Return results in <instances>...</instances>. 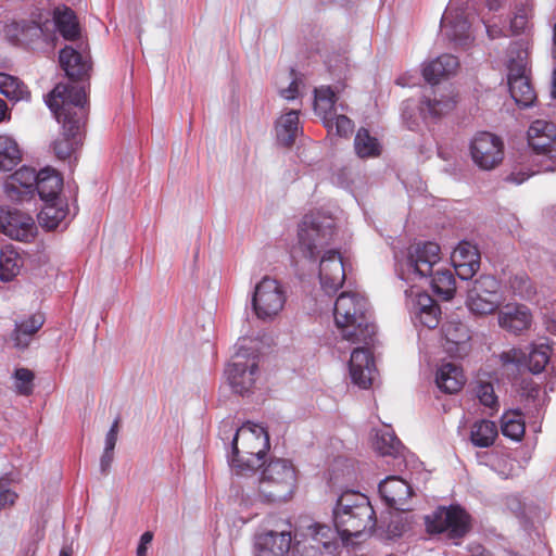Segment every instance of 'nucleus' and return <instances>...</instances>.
<instances>
[{
  "mask_svg": "<svg viewBox=\"0 0 556 556\" xmlns=\"http://www.w3.org/2000/svg\"><path fill=\"white\" fill-rule=\"evenodd\" d=\"M46 103L62 125V132L52 149L59 160L70 159L81 146L89 102L85 88L73 84H58L47 96Z\"/></svg>",
  "mask_w": 556,
  "mask_h": 556,
  "instance_id": "nucleus-1",
  "label": "nucleus"
},
{
  "mask_svg": "<svg viewBox=\"0 0 556 556\" xmlns=\"http://www.w3.org/2000/svg\"><path fill=\"white\" fill-rule=\"evenodd\" d=\"M337 536L343 541L371 534L377 519L369 498L355 491L343 492L332 510Z\"/></svg>",
  "mask_w": 556,
  "mask_h": 556,
  "instance_id": "nucleus-2",
  "label": "nucleus"
},
{
  "mask_svg": "<svg viewBox=\"0 0 556 556\" xmlns=\"http://www.w3.org/2000/svg\"><path fill=\"white\" fill-rule=\"evenodd\" d=\"M334 321L342 339L368 344L376 333L370 321L367 300L353 292H342L334 303Z\"/></svg>",
  "mask_w": 556,
  "mask_h": 556,
  "instance_id": "nucleus-3",
  "label": "nucleus"
},
{
  "mask_svg": "<svg viewBox=\"0 0 556 556\" xmlns=\"http://www.w3.org/2000/svg\"><path fill=\"white\" fill-rule=\"evenodd\" d=\"M268 450L267 431L258 425H243L233 437L229 464L237 475L253 471L261 466Z\"/></svg>",
  "mask_w": 556,
  "mask_h": 556,
  "instance_id": "nucleus-4",
  "label": "nucleus"
},
{
  "mask_svg": "<svg viewBox=\"0 0 556 556\" xmlns=\"http://www.w3.org/2000/svg\"><path fill=\"white\" fill-rule=\"evenodd\" d=\"M296 481V470L290 460L270 459L258 481V497L265 503L287 502L293 496Z\"/></svg>",
  "mask_w": 556,
  "mask_h": 556,
  "instance_id": "nucleus-5",
  "label": "nucleus"
},
{
  "mask_svg": "<svg viewBox=\"0 0 556 556\" xmlns=\"http://www.w3.org/2000/svg\"><path fill=\"white\" fill-rule=\"evenodd\" d=\"M338 549L337 533L327 525L313 522L293 534L292 556H336Z\"/></svg>",
  "mask_w": 556,
  "mask_h": 556,
  "instance_id": "nucleus-6",
  "label": "nucleus"
},
{
  "mask_svg": "<svg viewBox=\"0 0 556 556\" xmlns=\"http://www.w3.org/2000/svg\"><path fill=\"white\" fill-rule=\"evenodd\" d=\"M334 226L318 214H306L298 227V248L304 257L316 261L320 251L332 242Z\"/></svg>",
  "mask_w": 556,
  "mask_h": 556,
  "instance_id": "nucleus-7",
  "label": "nucleus"
},
{
  "mask_svg": "<svg viewBox=\"0 0 556 556\" xmlns=\"http://www.w3.org/2000/svg\"><path fill=\"white\" fill-rule=\"evenodd\" d=\"M427 532L446 533L450 540H462L471 530V516L460 505L439 506L425 517Z\"/></svg>",
  "mask_w": 556,
  "mask_h": 556,
  "instance_id": "nucleus-8",
  "label": "nucleus"
},
{
  "mask_svg": "<svg viewBox=\"0 0 556 556\" xmlns=\"http://www.w3.org/2000/svg\"><path fill=\"white\" fill-rule=\"evenodd\" d=\"M291 523L274 516L266 521V528L255 538V556H288L292 553L293 535Z\"/></svg>",
  "mask_w": 556,
  "mask_h": 556,
  "instance_id": "nucleus-9",
  "label": "nucleus"
},
{
  "mask_svg": "<svg viewBox=\"0 0 556 556\" xmlns=\"http://www.w3.org/2000/svg\"><path fill=\"white\" fill-rule=\"evenodd\" d=\"M258 354L247 350L238 351L225 369L227 381L233 392L245 394L251 392L261 376Z\"/></svg>",
  "mask_w": 556,
  "mask_h": 556,
  "instance_id": "nucleus-10",
  "label": "nucleus"
},
{
  "mask_svg": "<svg viewBox=\"0 0 556 556\" xmlns=\"http://www.w3.org/2000/svg\"><path fill=\"white\" fill-rule=\"evenodd\" d=\"M286 301L287 295L281 283L265 276L255 286L252 306L258 319L270 320L282 311Z\"/></svg>",
  "mask_w": 556,
  "mask_h": 556,
  "instance_id": "nucleus-11",
  "label": "nucleus"
},
{
  "mask_svg": "<svg viewBox=\"0 0 556 556\" xmlns=\"http://www.w3.org/2000/svg\"><path fill=\"white\" fill-rule=\"evenodd\" d=\"M470 155L479 168L494 169L504 159V142L492 132L479 131L470 142Z\"/></svg>",
  "mask_w": 556,
  "mask_h": 556,
  "instance_id": "nucleus-12",
  "label": "nucleus"
},
{
  "mask_svg": "<svg viewBox=\"0 0 556 556\" xmlns=\"http://www.w3.org/2000/svg\"><path fill=\"white\" fill-rule=\"evenodd\" d=\"M503 302L500 282L492 276H481L475 281L468 298L469 309L479 315L492 314Z\"/></svg>",
  "mask_w": 556,
  "mask_h": 556,
  "instance_id": "nucleus-13",
  "label": "nucleus"
},
{
  "mask_svg": "<svg viewBox=\"0 0 556 556\" xmlns=\"http://www.w3.org/2000/svg\"><path fill=\"white\" fill-rule=\"evenodd\" d=\"M526 52L519 51L517 59L508 62V86L511 98L518 105L530 106L535 100V91L526 76Z\"/></svg>",
  "mask_w": 556,
  "mask_h": 556,
  "instance_id": "nucleus-14",
  "label": "nucleus"
},
{
  "mask_svg": "<svg viewBox=\"0 0 556 556\" xmlns=\"http://www.w3.org/2000/svg\"><path fill=\"white\" fill-rule=\"evenodd\" d=\"M0 232L13 240L28 242L35 235L33 218L15 208L0 207Z\"/></svg>",
  "mask_w": 556,
  "mask_h": 556,
  "instance_id": "nucleus-15",
  "label": "nucleus"
},
{
  "mask_svg": "<svg viewBox=\"0 0 556 556\" xmlns=\"http://www.w3.org/2000/svg\"><path fill=\"white\" fill-rule=\"evenodd\" d=\"M440 261L441 249L434 242H416L407 249V264L421 277L432 274L433 267Z\"/></svg>",
  "mask_w": 556,
  "mask_h": 556,
  "instance_id": "nucleus-16",
  "label": "nucleus"
},
{
  "mask_svg": "<svg viewBox=\"0 0 556 556\" xmlns=\"http://www.w3.org/2000/svg\"><path fill=\"white\" fill-rule=\"evenodd\" d=\"M345 269L341 254L336 250L327 251L319 263V280L323 290L334 294L345 281Z\"/></svg>",
  "mask_w": 556,
  "mask_h": 556,
  "instance_id": "nucleus-17",
  "label": "nucleus"
},
{
  "mask_svg": "<svg viewBox=\"0 0 556 556\" xmlns=\"http://www.w3.org/2000/svg\"><path fill=\"white\" fill-rule=\"evenodd\" d=\"M529 146L539 154L556 156V124L536 119L528 129Z\"/></svg>",
  "mask_w": 556,
  "mask_h": 556,
  "instance_id": "nucleus-18",
  "label": "nucleus"
},
{
  "mask_svg": "<svg viewBox=\"0 0 556 556\" xmlns=\"http://www.w3.org/2000/svg\"><path fill=\"white\" fill-rule=\"evenodd\" d=\"M366 346L356 348L353 350L350 358V375L352 381L362 389L370 388L372 383V374L375 371L374 355Z\"/></svg>",
  "mask_w": 556,
  "mask_h": 556,
  "instance_id": "nucleus-19",
  "label": "nucleus"
},
{
  "mask_svg": "<svg viewBox=\"0 0 556 556\" xmlns=\"http://www.w3.org/2000/svg\"><path fill=\"white\" fill-rule=\"evenodd\" d=\"M444 350L453 357L463 358L471 350L468 327L460 321H447L443 326Z\"/></svg>",
  "mask_w": 556,
  "mask_h": 556,
  "instance_id": "nucleus-20",
  "label": "nucleus"
},
{
  "mask_svg": "<svg viewBox=\"0 0 556 556\" xmlns=\"http://www.w3.org/2000/svg\"><path fill=\"white\" fill-rule=\"evenodd\" d=\"M451 260L458 277L463 280L471 279L480 267V252L468 241H462L455 248Z\"/></svg>",
  "mask_w": 556,
  "mask_h": 556,
  "instance_id": "nucleus-21",
  "label": "nucleus"
},
{
  "mask_svg": "<svg viewBox=\"0 0 556 556\" xmlns=\"http://www.w3.org/2000/svg\"><path fill=\"white\" fill-rule=\"evenodd\" d=\"M379 493L389 507L405 510V504L412 496L413 491L405 480L391 476L379 484Z\"/></svg>",
  "mask_w": 556,
  "mask_h": 556,
  "instance_id": "nucleus-22",
  "label": "nucleus"
},
{
  "mask_svg": "<svg viewBox=\"0 0 556 556\" xmlns=\"http://www.w3.org/2000/svg\"><path fill=\"white\" fill-rule=\"evenodd\" d=\"M61 67L72 80H81L89 76L91 63L88 54H84L71 46L64 47L59 53Z\"/></svg>",
  "mask_w": 556,
  "mask_h": 556,
  "instance_id": "nucleus-23",
  "label": "nucleus"
},
{
  "mask_svg": "<svg viewBox=\"0 0 556 556\" xmlns=\"http://www.w3.org/2000/svg\"><path fill=\"white\" fill-rule=\"evenodd\" d=\"M498 325L515 334H519L531 325V314L523 305H506L498 313Z\"/></svg>",
  "mask_w": 556,
  "mask_h": 556,
  "instance_id": "nucleus-24",
  "label": "nucleus"
},
{
  "mask_svg": "<svg viewBox=\"0 0 556 556\" xmlns=\"http://www.w3.org/2000/svg\"><path fill=\"white\" fill-rule=\"evenodd\" d=\"M53 22L59 34L67 41H76L80 38V25L75 12L65 4L53 10Z\"/></svg>",
  "mask_w": 556,
  "mask_h": 556,
  "instance_id": "nucleus-25",
  "label": "nucleus"
},
{
  "mask_svg": "<svg viewBox=\"0 0 556 556\" xmlns=\"http://www.w3.org/2000/svg\"><path fill=\"white\" fill-rule=\"evenodd\" d=\"M459 66L458 59L453 54H442L427 63L422 70V76L429 84L435 85L442 78L454 75Z\"/></svg>",
  "mask_w": 556,
  "mask_h": 556,
  "instance_id": "nucleus-26",
  "label": "nucleus"
},
{
  "mask_svg": "<svg viewBox=\"0 0 556 556\" xmlns=\"http://www.w3.org/2000/svg\"><path fill=\"white\" fill-rule=\"evenodd\" d=\"M466 382L464 371L460 366L453 363L442 364L435 376L438 388L447 394H454L462 390Z\"/></svg>",
  "mask_w": 556,
  "mask_h": 556,
  "instance_id": "nucleus-27",
  "label": "nucleus"
},
{
  "mask_svg": "<svg viewBox=\"0 0 556 556\" xmlns=\"http://www.w3.org/2000/svg\"><path fill=\"white\" fill-rule=\"evenodd\" d=\"M414 311L425 327L433 329L439 325L441 308L435 300L432 299L428 293H416Z\"/></svg>",
  "mask_w": 556,
  "mask_h": 556,
  "instance_id": "nucleus-28",
  "label": "nucleus"
},
{
  "mask_svg": "<svg viewBox=\"0 0 556 556\" xmlns=\"http://www.w3.org/2000/svg\"><path fill=\"white\" fill-rule=\"evenodd\" d=\"M276 137L277 141L283 147H291L294 144L301 129L299 127V111L291 110L290 112L281 115L276 123Z\"/></svg>",
  "mask_w": 556,
  "mask_h": 556,
  "instance_id": "nucleus-29",
  "label": "nucleus"
},
{
  "mask_svg": "<svg viewBox=\"0 0 556 556\" xmlns=\"http://www.w3.org/2000/svg\"><path fill=\"white\" fill-rule=\"evenodd\" d=\"M456 99L452 93L437 96L433 92V97H424L420 102V111L425 117L440 118L443 115L452 112L456 106Z\"/></svg>",
  "mask_w": 556,
  "mask_h": 556,
  "instance_id": "nucleus-30",
  "label": "nucleus"
},
{
  "mask_svg": "<svg viewBox=\"0 0 556 556\" xmlns=\"http://www.w3.org/2000/svg\"><path fill=\"white\" fill-rule=\"evenodd\" d=\"M62 177L51 168H43L39 172V180L36 190L45 202L59 200L58 195L62 189Z\"/></svg>",
  "mask_w": 556,
  "mask_h": 556,
  "instance_id": "nucleus-31",
  "label": "nucleus"
},
{
  "mask_svg": "<svg viewBox=\"0 0 556 556\" xmlns=\"http://www.w3.org/2000/svg\"><path fill=\"white\" fill-rule=\"evenodd\" d=\"M43 323L45 316L41 313H36L26 320L16 324L12 334L15 345L18 348L28 346L31 337L42 327Z\"/></svg>",
  "mask_w": 556,
  "mask_h": 556,
  "instance_id": "nucleus-32",
  "label": "nucleus"
},
{
  "mask_svg": "<svg viewBox=\"0 0 556 556\" xmlns=\"http://www.w3.org/2000/svg\"><path fill=\"white\" fill-rule=\"evenodd\" d=\"M431 288L433 292L443 300H450L456 291V280L454 274L448 268H439L432 270Z\"/></svg>",
  "mask_w": 556,
  "mask_h": 556,
  "instance_id": "nucleus-33",
  "label": "nucleus"
},
{
  "mask_svg": "<svg viewBox=\"0 0 556 556\" xmlns=\"http://www.w3.org/2000/svg\"><path fill=\"white\" fill-rule=\"evenodd\" d=\"M498 431L496 424L482 419L476 421L470 431V441L477 447H490L494 444Z\"/></svg>",
  "mask_w": 556,
  "mask_h": 556,
  "instance_id": "nucleus-34",
  "label": "nucleus"
},
{
  "mask_svg": "<svg viewBox=\"0 0 556 556\" xmlns=\"http://www.w3.org/2000/svg\"><path fill=\"white\" fill-rule=\"evenodd\" d=\"M552 354L553 348L548 342L531 344L529 354L526 359L530 372L533 375L543 372L551 359Z\"/></svg>",
  "mask_w": 556,
  "mask_h": 556,
  "instance_id": "nucleus-35",
  "label": "nucleus"
},
{
  "mask_svg": "<svg viewBox=\"0 0 556 556\" xmlns=\"http://www.w3.org/2000/svg\"><path fill=\"white\" fill-rule=\"evenodd\" d=\"M501 422V430L504 437L514 441H520L523 438L526 424L520 410H509L504 413Z\"/></svg>",
  "mask_w": 556,
  "mask_h": 556,
  "instance_id": "nucleus-36",
  "label": "nucleus"
},
{
  "mask_svg": "<svg viewBox=\"0 0 556 556\" xmlns=\"http://www.w3.org/2000/svg\"><path fill=\"white\" fill-rule=\"evenodd\" d=\"M22 160V153L15 140L0 136V170H12Z\"/></svg>",
  "mask_w": 556,
  "mask_h": 556,
  "instance_id": "nucleus-37",
  "label": "nucleus"
},
{
  "mask_svg": "<svg viewBox=\"0 0 556 556\" xmlns=\"http://www.w3.org/2000/svg\"><path fill=\"white\" fill-rule=\"evenodd\" d=\"M67 208L60 204L58 200L46 202L38 215L39 223L48 230L55 229L66 217Z\"/></svg>",
  "mask_w": 556,
  "mask_h": 556,
  "instance_id": "nucleus-38",
  "label": "nucleus"
},
{
  "mask_svg": "<svg viewBox=\"0 0 556 556\" xmlns=\"http://www.w3.org/2000/svg\"><path fill=\"white\" fill-rule=\"evenodd\" d=\"M0 92L10 100H28L30 92L18 78L0 73Z\"/></svg>",
  "mask_w": 556,
  "mask_h": 556,
  "instance_id": "nucleus-39",
  "label": "nucleus"
},
{
  "mask_svg": "<svg viewBox=\"0 0 556 556\" xmlns=\"http://www.w3.org/2000/svg\"><path fill=\"white\" fill-rule=\"evenodd\" d=\"M356 154L362 157H376L380 155L381 148L378 139L370 136L368 129L361 128L354 139Z\"/></svg>",
  "mask_w": 556,
  "mask_h": 556,
  "instance_id": "nucleus-40",
  "label": "nucleus"
},
{
  "mask_svg": "<svg viewBox=\"0 0 556 556\" xmlns=\"http://www.w3.org/2000/svg\"><path fill=\"white\" fill-rule=\"evenodd\" d=\"M375 450L382 456L396 457L401 454L403 445L396 435L389 430L380 431L376 434L374 442Z\"/></svg>",
  "mask_w": 556,
  "mask_h": 556,
  "instance_id": "nucleus-41",
  "label": "nucleus"
},
{
  "mask_svg": "<svg viewBox=\"0 0 556 556\" xmlns=\"http://www.w3.org/2000/svg\"><path fill=\"white\" fill-rule=\"evenodd\" d=\"M21 260L13 249L7 247L0 252V280L11 281L20 271Z\"/></svg>",
  "mask_w": 556,
  "mask_h": 556,
  "instance_id": "nucleus-42",
  "label": "nucleus"
},
{
  "mask_svg": "<svg viewBox=\"0 0 556 556\" xmlns=\"http://www.w3.org/2000/svg\"><path fill=\"white\" fill-rule=\"evenodd\" d=\"M337 96L330 87H320L315 89V111L323 115L329 123V116L334 111Z\"/></svg>",
  "mask_w": 556,
  "mask_h": 556,
  "instance_id": "nucleus-43",
  "label": "nucleus"
},
{
  "mask_svg": "<svg viewBox=\"0 0 556 556\" xmlns=\"http://www.w3.org/2000/svg\"><path fill=\"white\" fill-rule=\"evenodd\" d=\"M442 24L444 27L450 26L453 31L450 36L455 40H460L468 37L469 30V22L467 18L460 17L456 15L455 17L452 15V10L447 9L442 17Z\"/></svg>",
  "mask_w": 556,
  "mask_h": 556,
  "instance_id": "nucleus-44",
  "label": "nucleus"
},
{
  "mask_svg": "<svg viewBox=\"0 0 556 556\" xmlns=\"http://www.w3.org/2000/svg\"><path fill=\"white\" fill-rule=\"evenodd\" d=\"M39 173H36L31 167L23 166L11 176L10 185L13 187L20 186L25 188L27 191H31L33 188L37 187Z\"/></svg>",
  "mask_w": 556,
  "mask_h": 556,
  "instance_id": "nucleus-45",
  "label": "nucleus"
},
{
  "mask_svg": "<svg viewBox=\"0 0 556 556\" xmlns=\"http://www.w3.org/2000/svg\"><path fill=\"white\" fill-rule=\"evenodd\" d=\"M527 354L519 348H511L498 355L500 364L505 369L518 370L526 364Z\"/></svg>",
  "mask_w": 556,
  "mask_h": 556,
  "instance_id": "nucleus-46",
  "label": "nucleus"
},
{
  "mask_svg": "<svg viewBox=\"0 0 556 556\" xmlns=\"http://www.w3.org/2000/svg\"><path fill=\"white\" fill-rule=\"evenodd\" d=\"M475 394L483 406L497 410L498 400L491 382L479 381L475 387Z\"/></svg>",
  "mask_w": 556,
  "mask_h": 556,
  "instance_id": "nucleus-47",
  "label": "nucleus"
},
{
  "mask_svg": "<svg viewBox=\"0 0 556 556\" xmlns=\"http://www.w3.org/2000/svg\"><path fill=\"white\" fill-rule=\"evenodd\" d=\"M14 377L16 379L17 392L22 395H30L34 389V372L27 368H18L15 370Z\"/></svg>",
  "mask_w": 556,
  "mask_h": 556,
  "instance_id": "nucleus-48",
  "label": "nucleus"
},
{
  "mask_svg": "<svg viewBox=\"0 0 556 556\" xmlns=\"http://www.w3.org/2000/svg\"><path fill=\"white\" fill-rule=\"evenodd\" d=\"M16 29L21 31V36L26 41H34L43 35L41 25L35 21H22L16 23Z\"/></svg>",
  "mask_w": 556,
  "mask_h": 556,
  "instance_id": "nucleus-49",
  "label": "nucleus"
},
{
  "mask_svg": "<svg viewBox=\"0 0 556 556\" xmlns=\"http://www.w3.org/2000/svg\"><path fill=\"white\" fill-rule=\"evenodd\" d=\"M17 497V493L10 488L9 478L0 477V510L13 506Z\"/></svg>",
  "mask_w": 556,
  "mask_h": 556,
  "instance_id": "nucleus-50",
  "label": "nucleus"
},
{
  "mask_svg": "<svg viewBox=\"0 0 556 556\" xmlns=\"http://www.w3.org/2000/svg\"><path fill=\"white\" fill-rule=\"evenodd\" d=\"M327 126L332 128L336 127V131L340 137H349L354 129L353 122L345 115H337L334 121L329 117V124Z\"/></svg>",
  "mask_w": 556,
  "mask_h": 556,
  "instance_id": "nucleus-51",
  "label": "nucleus"
},
{
  "mask_svg": "<svg viewBox=\"0 0 556 556\" xmlns=\"http://www.w3.org/2000/svg\"><path fill=\"white\" fill-rule=\"evenodd\" d=\"M528 24V17L525 12L516 13L510 21V30L513 35H519L525 31Z\"/></svg>",
  "mask_w": 556,
  "mask_h": 556,
  "instance_id": "nucleus-52",
  "label": "nucleus"
},
{
  "mask_svg": "<svg viewBox=\"0 0 556 556\" xmlns=\"http://www.w3.org/2000/svg\"><path fill=\"white\" fill-rule=\"evenodd\" d=\"M114 458V450H106L104 447L103 454L100 459V469L102 473H108Z\"/></svg>",
  "mask_w": 556,
  "mask_h": 556,
  "instance_id": "nucleus-53",
  "label": "nucleus"
},
{
  "mask_svg": "<svg viewBox=\"0 0 556 556\" xmlns=\"http://www.w3.org/2000/svg\"><path fill=\"white\" fill-rule=\"evenodd\" d=\"M153 534L150 531L144 532L140 538V543L137 547V556L147 555V545L151 543Z\"/></svg>",
  "mask_w": 556,
  "mask_h": 556,
  "instance_id": "nucleus-54",
  "label": "nucleus"
},
{
  "mask_svg": "<svg viewBox=\"0 0 556 556\" xmlns=\"http://www.w3.org/2000/svg\"><path fill=\"white\" fill-rule=\"evenodd\" d=\"M299 92L296 80H292L287 89L281 90V96L287 100H293L296 98Z\"/></svg>",
  "mask_w": 556,
  "mask_h": 556,
  "instance_id": "nucleus-55",
  "label": "nucleus"
},
{
  "mask_svg": "<svg viewBox=\"0 0 556 556\" xmlns=\"http://www.w3.org/2000/svg\"><path fill=\"white\" fill-rule=\"evenodd\" d=\"M530 177L529 174L518 172V173H511L509 176H507V180L514 184H522L525 180H527Z\"/></svg>",
  "mask_w": 556,
  "mask_h": 556,
  "instance_id": "nucleus-56",
  "label": "nucleus"
},
{
  "mask_svg": "<svg viewBox=\"0 0 556 556\" xmlns=\"http://www.w3.org/2000/svg\"><path fill=\"white\" fill-rule=\"evenodd\" d=\"M486 33L490 39H496L504 36L502 28L497 26H488Z\"/></svg>",
  "mask_w": 556,
  "mask_h": 556,
  "instance_id": "nucleus-57",
  "label": "nucleus"
},
{
  "mask_svg": "<svg viewBox=\"0 0 556 556\" xmlns=\"http://www.w3.org/2000/svg\"><path fill=\"white\" fill-rule=\"evenodd\" d=\"M116 441H117V435L108 432L106 438H105L106 450H114L115 445H116Z\"/></svg>",
  "mask_w": 556,
  "mask_h": 556,
  "instance_id": "nucleus-58",
  "label": "nucleus"
},
{
  "mask_svg": "<svg viewBox=\"0 0 556 556\" xmlns=\"http://www.w3.org/2000/svg\"><path fill=\"white\" fill-rule=\"evenodd\" d=\"M503 0H486V5L491 11H497L502 5Z\"/></svg>",
  "mask_w": 556,
  "mask_h": 556,
  "instance_id": "nucleus-59",
  "label": "nucleus"
},
{
  "mask_svg": "<svg viewBox=\"0 0 556 556\" xmlns=\"http://www.w3.org/2000/svg\"><path fill=\"white\" fill-rule=\"evenodd\" d=\"M552 87H551V96L556 99V67L553 71L552 74Z\"/></svg>",
  "mask_w": 556,
  "mask_h": 556,
  "instance_id": "nucleus-60",
  "label": "nucleus"
},
{
  "mask_svg": "<svg viewBox=\"0 0 556 556\" xmlns=\"http://www.w3.org/2000/svg\"><path fill=\"white\" fill-rule=\"evenodd\" d=\"M8 112L7 103L0 99V122L4 121Z\"/></svg>",
  "mask_w": 556,
  "mask_h": 556,
  "instance_id": "nucleus-61",
  "label": "nucleus"
},
{
  "mask_svg": "<svg viewBox=\"0 0 556 556\" xmlns=\"http://www.w3.org/2000/svg\"><path fill=\"white\" fill-rule=\"evenodd\" d=\"M118 427H119V418H116L109 430V433L118 434Z\"/></svg>",
  "mask_w": 556,
  "mask_h": 556,
  "instance_id": "nucleus-62",
  "label": "nucleus"
},
{
  "mask_svg": "<svg viewBox=\"0 0 556 556\" xmlns=\"http://www.w3.org/2000/svg\"><path fill=\"white\" fill-rule=\"evenodd\" d=\"M553 56L556 58V24L553 28V48H552Z\"/></svg>",
  "mask_w": 556,
  "mask_h": 556,
  "instance_id": "nucleus-63",
  "label": "nucleus"
},
{
  "mask_svg": "<svg viewBox=\"0 0 556 556\" xmlns=\"http://www.w3.org/2000/svg\"><path fill=\"white\" fill-rule=\"evenodd\" d=\"M59 556H72V553L70 549L62 548Z\"/></svg>",
  "mask_w": 556,
  "mask_h": 556,
  "instance_id": "nucleus-64",
  "label": "nucleus"
}]
</instances>
